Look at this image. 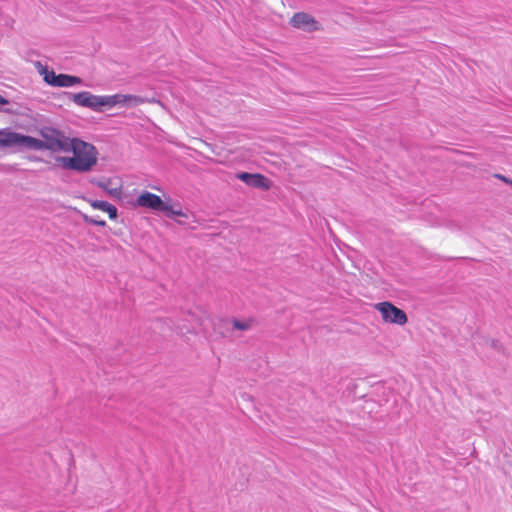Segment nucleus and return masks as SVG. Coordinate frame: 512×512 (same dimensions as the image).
<instances>
[{"label": "nucleus", "instance_id": "5", "mask_svg": "<svg viewBox=\"0 0 512 512\" xmlns=\"http://www.w3.org/2000/svg\"><path fill=\"white\" fill-rule=\"evenodd\" d=\"M375 309L380 312L382 319L387 323L404 325L407 322L406 313L388 301L375 304Z\"/></svg>", "mask_w": 512, "mask_h": 512}, {"label": "nucleus", "instance_id": "1", "mask_svg": "<svg viewBox=\"0 0 512 512\" xmlns=\"http://www.w3.org/2000/svg\"><path fill=\"white\" fill-rule=\"evenodd\" d=\"M68 152H72L73 157H56V161L65 169L88 172L97 163L98 151L96 147L79 138H72L69 141Z\"/></svg>", "mask_w": 512, "mask_h": 512}, {"label": "nucleus", "instance_id": "11", "mask_svg": "<svg viewBox=\"0 0 512 512\" xmlns=\"http://www.w3.org/2000/svg\"><path fill=\"white\" fill-rule=\"evenodd\" d=\"M19 133L10 131L9 129L0 130V148L17 147Z\"/></svg>", "mask_w": 512, "mask_h": 512}, {"label": "nucleus", "instance_id": "3", "mask_svg": "<svg viewBox=\"0 0 512 512\" xmlns=\"http://www.w3.org/2000/svg\"><path fill=\"white\" fill-rule=\"evenodd\" d=\"M40 134L43 138L45 150L51 152H68L69 137H66L63 132L52 127H44L41 129Z\"/></svg>", "mask_w": 512, "mask_h": 512}, {"label": "nucleus", "instance_id": "10", "mask_svg": "<svg viewBox=\"0 0 512 512\" xmlns=\"http://www.w3.org/2000/svg\"><path fill=\"white\" fill-rule=\"evenodd\" d=\"M18 148H24L28 150L41 151L45 150L43 140L34 138L29 135H23L19 133L18 137Z\"/></svg>", "mask_w": 512, "mask_h": 512}, {"label": "nucleus", "instance_id": "19", "mask_svg": "<svg viewBox=\"0 0 512 512\" xmlns=\"http://www.w3.org/2000/svg\"><path fill=\"white\" fill-rule=\"evenodd\" d=\"M2 111H3V112H7V113H10V112H11L9 109H3Z\"/></svg>", "mask_w": 512, "mask_h": 512}, {"label": "nucleus", "instance_id": "2", "mask_svg": "<svg viewBox=\"0 0 512 512\" xmlns=\"http://www.w3.org/2000/svg\"><path fill=\"white\" fill-rule=\"evenodd\" d=\"M63 94L76 105L86 107L97 112L102 111L101 107L103 106L114 107L118 104L131 106L142 102L141 98L135 95L114 94L99 96L94 95L89 91H81L79 93L64 92Z\"/></svg>", "mask_w": 512, "mask_h": 512}, {"label": "nucleus", "instance_id": "7", "mask_svg": "<svg viewBox=\"0 0 512 512\" xmlns=\"http://www.w3.org/2000/svg\"><path fill=\"white\" fill-rule=\"evenodd\" d=\"M236 178L250 187L264 191L269 190L271 187V182L264 175L259 173L253 174L248 172H240L236 174Z\"/></svg>", "mask_w": 512, "mask_h": 512}, {"label": "nucleus", "instance_id": "6", "mask_svg": "<svg viewBox=\"0 0 512 512\" xmlns=\"http://www.w3.org/2000/svg\"><path fill=\"white\" fill-rule=\"evenodd\" d=\"M289 24L296 29L309 33L322 29L320 23L311 14L306 12L295 13L290 19Z\"/></svg>", "mask_w": 512, "mask_h": 512}, {"label": "nucleus", "instance_id": "17", "mask_svg": "<svg viewBox=\"0 0 512 512\" xmlns=\"http://www.w3.org/2000/svg\"><path fill=\"white\" fill-rule=\"evenodd\" d=\"M495 177H496V178H498V179H500V180H501V181H503L504 183L509 184V185H511V186H512V180H511V179H509V178H507L506 176L501 175V174H496V175H495Z\"/></svg>", "mask_w": 512, "mask_h": 512}, {"label": "nucleus", "instance_id": "15", "mask_svg": "<svg viewBox=\"0 0 512 512\" xmlns=\"http://www.w3.org/2000/svg\"><path fill=\"white\" fill-rule=\"evenodd\" d=\"M110 180L98 182V186L105 190L109 195L120 199L122 196V190L120 187L109 188Z\"/></svg>", "mask_w": 512, "mask_h": 512}, {"label": "nucleus", "instance_id": "13", "mask_svg": "<svg viewBox=\"0 0 512 512\" xmlns=\"http://www.w3.org/2000/svg\"><path fill=\"white\" fill-rule=\"evenodd\" d=\"M90 205L94 209H99L104 212H107L110 219H116L118 216V210H117L116 206H114L113 204H111L107 201L92 200V201H90Z\"/></svg>", "mask_w": 512, "mask_h": 512}, {"label": "nucleus", "instance_id": "18", "mask_svg": "<svg viewBox=\"0 0 512 512\" xmlns=\"http://www.w3.org/2000/svg\"><path fill=\"white\" fill-rule=\"evenodd\" d=\"M8 103H9V101L6 98H4L2 95H0V104L4 105V104H8Z\"/></svg>", "mask_w": 512, "mask_h": 512}, {"label": "nucleus", "instance_id": "12", "mask_svg": "<svg viewBox=\"0 0 512 512\" xmlns=\"http://www.w3.org/2000/svg\"><path fill=\"white\" fill-rule=\"evenodd\" d=\"M183 321L187 322V324L186 323L181 324L178 321L177 322L173 321V325L175 326V328L180 330L181 332H183L184 330L186 332H191L195 328V325L199 324L198 317L194 313H191V312L185 313V318L183 319Z\"/></svg>", "mask_w": 512, "mask_h": 512}, {"label": "nucleus", "instance_id": "8", "mask_svg": "<svg viewBox=\"0 0 512 512\" xmlns=\"http://www.w3.org/2000/svg\"><path fill=\"white\" fill-rule=\"evenodd\" d=\"M137 204L158 212H162V209H165V202L158 195L150 192H143L139 195Z\"/></svg>", "mask_w": 512, "mask_h": 512}, {"label": "nucleus", "instance_id": "14", "mask_svg": "<svg viewBox=\"0 0 512 512\" xmlns=\"http://www.w3.org/2000/svg\"><path fill=\"white\" fill-rule=\"evenodd\" d=\"M162 212L166 217L174 219L176 216H181L187 218V214L182 211L179 204L177 205H169L165 202V209H162Z\"/></svg>", "mask_w": 512, "mask_h": 512}, {"label": "nucleus", "instance_id": "16", "mask_svg": "<svg viewBox=\"0 0 512 512\" xmlns=\"http://www.w3.org/2000/svg\"><path fill=\"white\" fill-rule=\"evenodd\" d=\"M84 221H85V223L97 225V226H101V227H104L106 225V222L104 220H99L92 216H87V215L84 216Z\"/></svg>", "mask_w": 512, "mask_h": 512}, {"label": "nucleus", "instance_id": "4", "mask_svg": "<svg viewBox=\"0 0 512 512\" xmlns=\"http://www.w3.org/2000/svg\"><path fill=\"white\" fill-rule=\"evenodd\" d=\"M44 81L53 87H72L82 84V79L78 76L69 74H56L53 70L43 67L40 71Z\"/></svg>", "mask_w": 512, "mask_h": 512}, {"label": "nucleus", "instance_id": "9", "mask_svg": "<svg viewBox=\"0 0 512 512\" xmlns=\"http://www.w3.org/2000/svg\"><path fill=\"white\" fill-rule=\"evenodd\" d=\"M218 325L220 327H225V329L228 331L230 329V326L232 329H237L241 331H248L251 330L255 325V320L252 318L246 319V320H238L233 319L231 321L227 319H219Z\"/></svg>", "mask_w": 512, "mask_h": 512}]
</instances>
